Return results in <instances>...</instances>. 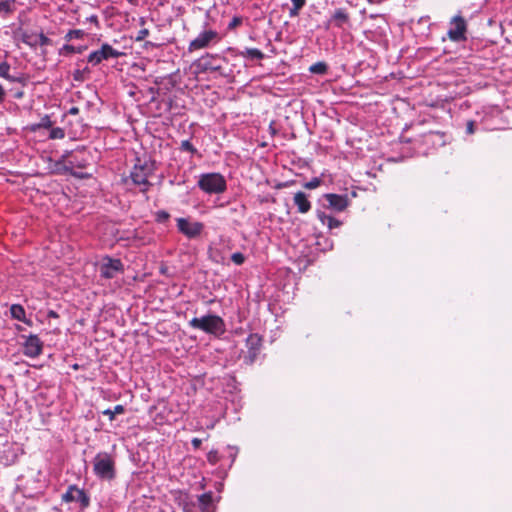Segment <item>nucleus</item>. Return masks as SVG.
I'll use <instances>...</instances> for the list:
<instances>
[{
  "mask_svg": "<svg viewBox=\"0 0 512 512\" xmlns=\"http://www.w3.org/2000/svg\"><path fill=\"white\" fill-rule=\"evenodd\" d=\"M330 22H333L336 27L341 28L344 24L349 22V15L343 8L336 9Z\"/></svg>",
  "mask_w": 512,
  "mask_h": 512,
  "instance_id": "obj_16",
  "label": "nucleus"
},
{
  "mask_svg": "<svg viewBox=\"0 0 512 512\" xmlns=\"http://www.w3.org/2000/svg\"><path fill=\"white\" fill-rule=\"evenodd\" d=\"M12 12V2L10 0L0 1V13L9 14Z\"/></svg>",
  "mask_w": 512,
  "mask_h": 512,
  "instance_id": "obj_30",
  "label": "nucleus"
},
{
  "mask_svg": "<svg viewBox=\"0 0 512 512\" xmlns=\"http://www.w3.org/2000/svg\"><path fill=\"white\" fill-rule=\"evenodd\" d=\"M90 73V70L88 67H85L83 69H76L73 72V79L75 81L82 82L87 78V75Z\"/></svg>",
  "mask_w": 512,
  "mask_h": 512,
  "instance_id": "obj_28",
  "label": "nucleus"
},
{
  "mask_svg": "<svg viewBox=\"0 0 512 512\" xmlns=\"http://www.w3.org/2000/svg\"><path fill=\"white\" fill-rule=\"evenodd\" d=\"M467 22L461 15H456L450 20L448 38L453 42H461L467 39Z\"/></svg>",
  "mask_w": 512,
  "mask_h": 512,
  "instance_id": "obj_5",
  "label": "nucleus"
},
{
  "mask_svg": "<svg viewBox=\"0 0 512 512\" xmlns=\"http://www.w3.org/2000/svg\"><path fill=\"white\" fill-rule=\"evenodd\" d=\"M89 19H90V21H93V22H95V23H97V22H98V20H97V17H96V16H91Z\"/></svg>",
  "mask_w": 512,
  "mask_h": 512,
  "instance_id": "obj_43",
  "label": "nucleus"
},
{
  "mask_svg": "<svg viewBox=\"0 0 512 512\" xmlns=\"http://www.w3.org/2000/svg\"><path fill=\"white\" fill-rule=\"evenodd\" d=\"M189 325L194 329L202 330L214 336H220L226 331L224 320L214 314L205 315L200 318L194 317L189 321Z\"/></svg>",
  "mask_w": 512,
  "mask_h": 512,
  "instance_id": "obj_2",
  "label": "nucleus"
},
{
  "mask_svg": "<svg viewBox=\"0 0 512 512\" xmlns=\"http://www.w3.org/2000/svg\"><path fill=\"white\" fill-rule=\"evenodd\" d=\"M243 55L257 60H261L264 58V53L257 48H248L245 50Z\"/></svg>",
  "mask_w": 512,
  "mask_h": 512,
  "instance_id": "obj_24",
  "label": "nucleus"
},
{
  "mask_svg": "<svg viewBox=\"0 0 512 512\" xmlns=\"http://www.w3.org/2000/svg\"><path fill=\"white\" fill-rule=\"evenodd\" d=\"M124 412L125 408L123 405H116L113 409H106L102 413L108 416L110 421H113L117 414H123Z\"/></svg>",
  "mask_w": 512,
  "mask_h": 512,
  "instance_id": "obj_22",
  "label": "nucleus"
},
{
  "mask_svg": "<svg viewBox=\"0 0 512 512\" xmlns=\"http://www.w3.org/2000/svg\"><path fill=\"white\" fill-rule=\"evenodd\" d=\"M93 471L102 480H113L116 477L114 458L107 452L98 453L93 460Z\"/></svg>",
  "mask_w": 512,
  "mask_h": 512,
  "instance_id": "obj_3",
  "label": "nucleus"
},
{
  "mask_svg": "<svg viewBox=\"0 0 512 512\" xmlns=\"http://www.w3.org/2000/svg\"><path fill=\"white\" fill-rule=\"evenodd\" d=\"M169 217H170L169 213L164 210L158 211L156 214V220L161 223L167 221L169 219Z\"/></svg>",
  "mask_w": 512,
  "mask_h": 512,
  "instance_id": "obj_35",
  "label": "nucleus"
},
{
  "mask_svg": "<svg viewBox=\"0 0 512 512\" xmlns=\"http://www.w3.org/2000/svg\"><path fill=\"white\" fill-rule=\"evenodd\" d=\"M466 131H467L468 134H473L474 133V122L473 121H468L467 122Z\"/></svg>",
  "mask_w": 512,
  "mask_h": 512,
  "instance_id": "obj_38",
  "label": "nucleus"
},
{
  "mask_svg": "<svg viewBox=\"0 0 512 512\" xmlns=\"http://www.w3.org/2000/svg\"><path fill=\"white\" fill-rule=\"evenodd\" d=\"M84 36H85V32L83 30L74 29V30H69L66 33L64 38L66 41H71L73 39H82Z\"/></svg>",
  "mask_w": 512,
  "mask_h": 512,
  "instance_id": "obj_27",
  "label": "nucleus"
},
{
  "mask_svg": "<svg viewBox=\"0 0 512 512\" xmlns=\"http://www.w3.org/2000/svg\"><path fill=\"white\" fill-rule=\"evenodd\" d=\"M120 55L121 53L119 51L115 50L111 45L105 43L99 50L91 52L87 58V61L93 66H96L103 60L118 58Z\"/></svg>",
  "mask_w": 512,
  "mask_h": 512,
  "instance_id": "obj_6",
  "label": "nucleus"
},
{
  "mask_svg": "<svg viewBox=\"0 0 512 512\" xmlns=\"http://www.w3.org/2000/svg\"><path fill=\"white\" fill-rule=\"evenodd\" d=\"M62 501L66 503L79 502L82 508H87L90 504V498L83 489L75 485H70L67 491L62 495Z\"/></svg>",
  "mask_w": 512,
  "mask_h": 512,
  "instance_id": "obj_9",
  "label": "nucleus"
},
{
  "mask_svg": "<svg viewBox=\"0 0 512 512\" xmlns=\"http://www.w3.org/2000/svg\"><path fill=\"white\" fill-rule=\"evenodd\" d=\"M6 96L5 89L0 85V104L4 101Z\"/></svg>",
  "mask_w": 512,
  "mask_h": 512,
  "instance_id": "obj_40",
  "label": "nucleus"
},
{
  "mask_svg": "<svg viewBox=\"0 0 512 512\" xmlns=\"http://www.w3.org/2000/svg\"><path fill=\"white\" fill-rule=\"evenodd\" d=\"M86 49H87V46L76 47V46H73V45H70V44H65V45L62 46V48H60L59 54L60 55H64V56H67V55H70V54H73V53L81 54Z\"/></svg>",
  "mask_w": 512,
  "mask_h": 512,
  "instance_id": "obj_19",
  "label": "nucleus"
},
{
  "mask_svg": "<svg viewBox=\"0 0 512 512\" xmlns=\"http://www.w3.org/2000/svg\"><path fill=\"white\" fill-rule=\"evenodd\" d=\"M34 44H39L40 46H47L51 45V40L43 33H40L39 35H37Z\"/></svg>",
  "mask_w": 512,
  "mask_h": 512,
  "instance_id": "obj_32",
  "label": "nucleus"
},
{
  "mask_svg": "<svg viewBox=\"0 0 512 512\" xmlns=\"http://www.w3.org/2000/svg\"><path fill=\"white\" fill-rule=\"evenodd\" d=\"M21 451L16 443L5 440L0 447V462L6 466L14 464Z\"/></svg>",
  "mask_w": 512,
  "mask_h": 512,
  "instance_id": "obj_8",
  "label": "nucleus"
},
{
  "mask_svg": "<svg viewBox=\"0 0 512 512\" xmlns=\"http://www.w3.org/2000/svg\"><path fill=\"white\" fill-rule=\"evenodd\" d=\"M177 228L186 237L196 238L201 234L204 225L201 222H191L186 218H178Z\"/></svg>",
  "mask_w": 512,
  "mask_h": 512,
  "instance_id": "obj_11",
  "label": "nucleus"
},
{
  "mask_svg": "<svg viewBox=\"0 0 512 512\" xmlns=\"http://www.w3.org/2000/svg\"><path fill=\"white\" fill-rule=\"evenodd\" d=\"M242 22L241 18L234 17L232 21L229 23V28H235L240 25Z\"/></svg>",
  "mask_w": 512,
  "mask_h": 512,
  "instance_id": "obj_37",
  "label": "nucleus"
},
{
  "mask_svg": "<svg viewBox=\"0 0 512 512\" xmlns=\"http://www.w3.org/2000/svg\"><path fill=\"white\" fill-rule=\"evenodd\" d=\"M65 137V132L60 127L52 128L50 131L49 138L50 139H63Z\"/></svg>",
  "mask_w": 512,
  "mask_h": 512,
  "instance_id": "obj_29",
  "label": "nucleus"
},
{
  "mask_svg": "<svg viewBox=\"0 0 512 512\" xmlns=\"http://www.w3.org/2000/svg\"><path fill=\"white\" fill-rule=\"evenodd\" d=\"M129 3L133 4V5H136L138 0H127Z\"/></svg>",
  "mask_w": 512,
  "mask_h": 512,
  "instance_id": "obj_44",
  "label": "nucleus"
},
{
  "mask_svg": "<svg viewBox=\"0 0 512 512\" xmlns=\"http://www.w3.org/2000/svg\"><path fill=\"white\" fill-rule=\"evenodd\" d=\"M324 198L328 201V208L338 212L345 210L349 205L347 195L328 193L324 195Z\"/></svg>",
  "mask_w": 512,
  "mask_h": 512,
  "instance_id": "obj_14",
  "label": "nucleus"
},
{
  "mask_svg": "<svg viewBox=\"0 0 512 512\" xmlns=\"http://www.w3.org/2000/svg\"><path fill=\"white\" fill-rule=\"evenodd\" d=\"M198 187L207 194H221L225 192L227 183L220 173H204L199 176Z\"/></svg>",
  "mask_w": 512,
  "mask_h": 512,
  "instance_id": "obj_4",
  "label": "nucleus"
},
{
  "mask_svg": "<svg viewBox=\"0 0 512 512\" xmlns=\"http://www.w3.org/2000/svg\"><path fill=\"white\" fill-rule=\"evenodd\" d=\"M292 7L289 9L291 18L299 16L300 10L305 6L306 0H291Z\"/></svg>",
  "mask_w": 512,
  "mask_h": 512,
  "instance_id": "obj_20",
  "label": "nucleus"
},
{
  "mask_svg": "<svg viewBox=\"0 0 512 512\" xmlns=\"http://www.w3.org/2000/svg\"><path fill=\"white\" fill-rule=\"evenodd\" d=\"M180 149L183 151L190 152L192 154L197 153V149L193 146V144L189 140L182 141Z\"/></svg>",
  "mask_w": 512,
  "mask_h": 512,
  "instance_id": "obj_31",
  "label": "nucleus"
},
{
  "mask_svg": "<svg viewBox=\"0 0 512 512\" xmlns=\"http://www.w3.org/2000/svg\"><path fill=\"white\" fill-rule=\"evenodd\" d=\"M320 184H321V179L318 177H314L310 181L304 183L303 186L306 189H315V188L319 187Z\"/></svg>",
  "mask_w": 512,
  "mask_h": 512,
  "instance_id": "obj_33",
  "label": "nucleus"
},
{
  "mask_svg": "<svg viewBox=\"0 0 512 512\" xmlns=\"http://www.w3.org/2000/svg\"><path fill=\"white\" fill-rule=\"evenodd\" d=\"M2 438H5V436L0 435V440H1Z\"/></svg>",
  "mask_w": 512,
  "mask_h": 512,
  "instance_id": "obj_45",
  "label": "nucleus"
},
{
  "mask_svg": "<svg viewBox=\"0 0 512 512\" xmlns=\"http://www.w3.org/2000/svg\"><path fill=\"white\" fill-rule=\"evenodd\" d=\"M52 127V121L49 116L45 115L43 118H41L40 122L38 124L32 125L31 129L32 131H36L40 128H51Z\"/></svg>",
  "mask_w": 512,
  "mask_h": 512,
  "instance_id": "obj_26",
  "label": "nucleus"
},
{
  "mask_svg": "<svg viewBox=\"0 0 512 512\" xmlns=\"http://www.w3.org/2000/svg\"><path fill=\"white\" fill-rule=\"evenodd\" d=\"M247 354L245 362L253 364L258 357L262 347V337L259 334H250L246 339Z\"/></svg>",
  "mask_w": 512,
  "mask_h": 512,
  "instance_id": "obj_10",
  "label": "nucleus"
},
{
  "mask_svg": "<svg viewBox=\"0 0 512 512\" xmlns=\"http://www.w3.org/2000/svg\"><path fill=\"white\" fill-rule=\"evenodd\" d=\"M11 315L14 319L23 321L25 318V310L21 305L14 304L10 308Z\"/></svg>",
  "mask_w": 512,
  "mask_h": 512,
  "instance_id": "obj_21",
  "label": "nucleus"
},
{
  "mask_svg": "<svg viewBox=\"0 0 512 512\" xmlns=\"http://www.w3.org/2000/svg\"><path fill=\"white\" fill-rule=\"evenodd\" d=\"M9 71H10V65L7 62H2L0 64V77L5 78V79L9 80L10 82L18 81L17 78L12 77L9 74Z\"/></svg>",
  "mask_w": 512,
  "mask_h": 512,
  "instance_id": "obj_23",
  "label": "nucleus"
},
{
  "mask_svg": "<svg viewBox=\"0 0 512 512\" xmlns=\"http://www.w3.org/2000/svg\"><path fill=\"white\" fill-rule=\"evenodd\" d=\"M317 217L322 224H326L329 229L340 227L342 224L341 221L332 216L326 215L323 211H317Z\"/></svg>",
  "mask_w": 512,
  "mask_h": 512,
  "instance_id": "obj_17",
  "label": "nucleus"
},
{
  "mask_svg": "<svg viewBox=\"0 0 512 512\" xmlns=\"http://www.w3.org/2000/svg\"><path fill=\"white\" fill-rule=\"evenodd\" d=\"M43 343L37 335H29L24 342V354L36 358L42 353Z\"/></svg>",
  "mask_w": 512,
  "mask_h": 512,
  "instance_id": "obj_13",
  "label": "nucleus"
},
{
  "mask_svg": "<svg viewBox=\"0 0 512 512\" xmlns=\"http://www.w3.org/2000/svg\"><path fill=\"white\" fill-rule=\"evenodd\" d=\"M148 35H149V30L148 29H146V28L141 29V30L138 31L136 40L137 41L144 40Z\"/></svg>",
  "mask_w": 512,
  "mask_h": 512,
  "instance_id": "obj_36",
  "label": "nucleus"
},
{
  "mask_svg": "<svg viewBox=\"0 0 512 512\" xmlns=\"http://www.w3.org/2000/svg\"><path fill=\"white\" fill-rule=\"evenodd\" d=\"M218 38V33L213 30H206L200 33L188 46V51L193 52L206 48L210 43Z\"/></svg>",
  "mask_w": 512,
  "mask_h": 512,
  "instance_id": "obj_12",
  "label": "nucleus"
},
{
  "mask_svg": "<svg viewBox=\"0 0 512 512\" xmlns=\"http://www.w3.org/2000/svg\"><path fill=\"white\" fill-rule=\"evenodd\" d=\"M202 444V441L198 438L192 439V445L194 448H199Z\"/></svg>",
  "mask_w": 512,
  "mask_h": 512,
  "instance_id": "obj_39",
  "label": "nucleus"
},
{
  "mask_svg": "<svg viewBox=\"0 0 512 512\" xmlns=\"http://www.w3.org/2000/svg\"><path fill=\"white\" fill-rule=\"evenodd\" d=\"M199 507L202 512H213L212 511V493H204L198 497Z\"/></svg>",
  "mask_w": 512,
  "mask_h": 512,
  "instance_id": "obj_18",
  "label": "nucleus"
},
{
  "mask_svg": "<svg viewBox=\"0 0 512 512\" xmlns=\"http://www.w3.org/2000/svg\"><path fill=\"white\" fill-rule=\"evenodd\" d=\"M124 266L120 259H113L106 257L100 264L99 272L101 277L105 279H112L116 277L118 273L123 272Z\"/></svg>",
  "mask_w": 512,
  "mask_h": 512,
  "instance_id": "obj_7",
  "label": "nucleus"
},
{
  "mask_svg": "<svg viewBox=\"0 0 512 512\" xmlns=\"http://www.w3.org/2000/svg\"><path fill=\"white\" fill-rule=\"evenodd\" d=\"M155 169L154 161H141L140 159H137V162L130 173V178L133 184L140 187L141 192L145 193L151 187L152 184L149 182L148 178L153 175Z\"/></svg>",
  "mask_w": 512,
  "mask_h": 512,
  "instance_id": "obj_1",
  "label": "nucleus"
},
{
  "mask_svg": "<svg viewBox=\"0 0 512 512\" xmlns=\"http://www.w3.org/2000/svg\"><path fill=\"white\" fill-rule=\"evenodd\" d=\"M78 113H79V108L78 107H71L69 109V114H71V115H76Z\"/></svg>",
  "mask_w": 512,
  "mask_h": 512,
  "instance_id": "obj_41",
  "label": "nucleus"
},
{
  "mask_svg": "<svg viewBox=\"0 0 512 512\" xmlns=\"http://www.w3.org/2000/svg\"><path fill=\"white\" fill-rule=\"evenodd\" d=\"M245 256L244 254H242L241 252H235L231 255V260L236 264V265H242L244 262H245Z\"/></svg>",
  "mask_w": 512,
  "mask_h": 512,
  "instance_id": "obj_34",
  "label": "nucleus"
},
{
  "mask_svg": "<svg viewBox=\"0 0 512 512\" xmlns=\"http://www.w3.org/2000/svg\"><path fill=\"white\" fill-rule=\"evenodd\" d=\"M328 66L324 62H317L310 66L309 71L314 74H325Z\"/></svg>",
  "mask_w": 512,
  "mask_h": 512,
  "instance_id": "obj_25",
  "label": "nucleus"
},
{
  "mask_svg": "<svg viewBox=\"0 0 512 512\" xmlns=\"http://www.w3.org/2000/svg\"><path fill=\"white\" fill-rule=\"evenodd\" d=\"M293 202L297 206L298 212L301 214H305L311 209V202L302 191H298L294 194Z\"/></svg>",
  "mask_w": 512,
  "mask_h": 512,
  "instance_id": "obj_15",
  "label": "nucleus"
},
{
  "mask_svg": "<svg viewBox=\"0 0 512 512\" xmlns=\"http://www.w3.org/2000/svg\"><path fill=\"white\" fill-rule=\"evenodd\" d=\"M49 317H53V318H56L58 317V314L55 312V311H50L49 314H48Z\"/></svg>",
  "mask_w": 512,
  "mask_h": 512,
  "instance_id": "obj_42",
  "label": "nucleus"
}]
</instances>
